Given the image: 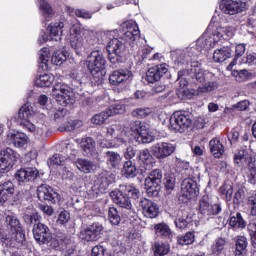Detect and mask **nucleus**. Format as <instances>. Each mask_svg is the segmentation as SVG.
<instances>
[{"label":"nucleus","mask_w":256,"mask_h":256,"mask_svg":"<svg viewBox=\"0 0 256 256\" xmlns=\"http://www.w3.org/2000/svg\"><path fill=\"white\" fill-rule=\"evenodd\" d=\"M177 229H189L193 227V215L187 211H179L177 218L174 220Z\"/></svg>","instance_id":"nucleus-31"},{"label":"nucleus","mask_w":256,"mask_h":256,"mask_svg":"<svg viewBox=\"0 0 256 256\" xmlns=\"http://www.w3.org/2000/svg\"><path fill=\"white\" fill-rule=\"evenodd\" d=\"M233 55V50L229 46H224L220 49L214 51L213 60L215 63H223V61H227V59H231Z\"/></svg>","instance_id":"nucleus-36"},{"label":"nucleus","mask_w":256,"mask_h":256,"mask_svg":"<svg viewBox=\"0 0 256 256\" xmlns=\"http://www.w3.org/2000/svg\"><path fill=\"white\" fill-rule=\"evenodd\" d=\"M17 123L28 133L39 139L47 133V116L44 113L35 112L30 103L24 104L18 111Z\"/></svg>","instance_id":"nucleus-3"},{"label":"nucleus","mask_w":256,"mask_h":256,"mask_svg":"<svg viewBox=\"0 0 256 256\" xmlns=\"http://www.w3.org/2000/svg\"><path fill=\"white\" fill-rule=\"evenodd\" d=\"M78 143L84 157L99 161V151H97L96 143L93 138L84 137Z\"/></svg>","instance_id":"nucleus-21"},{"label":"nucleus","mask_w":256,"mask_h":256,"mask_svg":"<svg viewBox=\"0 0 256 256\" xmlns=\"http://www.w3.org/2000/svg\"><path fill=\"white\" fill-rule=\"evenodd\" d=\"M26 225H37V222L41 219L38 213L25 214L23 217Z\"/></svg>","instance_id":"nucleus-60"},{"label":"nucleus","mask_w":256,"mask_h":256,"mask_svg":"<svg viewBox=\"0 0 256 256\" xmlns=\"http://www.w3.org/2000/svg\"><path fill=\"white\" fill-rule=\"evenodd\" d=\"M210 152L215 159H221L225 153V146L222 145L219 138H213L209 142Z\"/></svg>","instance_id":"nucleus-35"},{"label":"nucleus","mask_w":256,"mask_h":256,"mask_svg":"<svg viewBox=\"0 0 256 256\" xmlns=\"http://www.w3.org/2000/svg\"><path fill=\"white\" fill-rule=\"evenodd\" d=\"M108 220L111 225H119L121 223V215L116 207H110L108 210Z\"/></svg>","instance_id":"nucleus-49"},{"label":"nucleus","mask_w":256,"mask_h":256,"mask_svg":"<svg viewBox=\"0 0 256 256\" xmlns=\"http://www.w3.org/2000/svg\"><path fill=\"white\" fill-rule=\"evenodd\" d=\"M175 149H177L175 144L170 142H158L151 147L152 155L160 160L171 157L175 153Z\"/></svg>","instance_id":"nucleus-19"},{"label":"nucleus","mask_w":256,"mask_h":256,"mask_svg":"<svg viewBox=\"0 0 256 256\" xmlns=\"http://www.w3.org/2000/svg\"><path fill=\"white\" fill-rule=\"evenodd\" d=\"M151 113V108H136L132 111V116L137 119H145Z\"/></svg>","instance_id":"nucleus-58"},{"label":"nucleus","mask_w":256,"mask_h":256,"mask_svg":"<svg viewBox=\"0 0 256 256\" xmlns=\"http://www.w3.org/2000/svg\"><path fill=\"white\" fill-rule=\"evenodd\" d=\"M19 159V154L11 149L5 148L0 151V173H9L10 169H13L15 163Z\"/></svg>","instance_id":"nucleus-15"},{"label":"nucleus","mask_w":256,"mask_h":256,"mask_svg":"<svg viewBox=\"0 0 256 256\" xmlns=\"http://www.w3.org/2000/svg\"><path fill=\"white\" fill-rule=\"evenodd\" d=\"M32 233L35 241L39 243V245H47V243H50L51 239H53L49 226L41 222L34 224Z\"/></svg>","instance_id":"nucleus-17"},{"label":"nucleus","mask_w":256,"mask_h":256,"mask_svg":"<svg viewBox=\"0 0 256 256\" xmlns=\"http://www.w3.org/2000/svg\"><path fill=\"white\" fill-rule=\"evenodd\" d=\"M195 242V233L188 232L184 236H179L177 239L178 245H191Z\"/></svg>","instance_id":"nucleus-52"},{"label":"nucleus","mask_w":256,"mask_h":256,"mask_svg":"<svg viewBox=\"0 0 256 256\" xmlns=\"http://www.w3.org/2000/svg\"><path fill=\"white\" fill-rule=\"evenodd\" d=\"M248 233L251 238L252 247L256 249V224L248 225Z\"/></svg>","instance_id":"nucleus-63"},{"label":"nucleus","mask_w":256,"mask_h":256,"mask_svg":"<svg viewBox=\"0 0 256 256\" xmlns=\"http://www.w3.org/2000/svg\"><path fill=\"white\" fill-rule=\"evenodd\" d=\"M130 129L132 133H135L137 139V137H139L147 129V125H145L144 122L137 120L130 124Z\"/></svg>","instance_id":"nucleus-50"},{"label":"nucleus","mask_w":256,"mask_h":256,"mask_svg":"<svg viewBox=\"0 0 256 256\" xmlns=\"http://www.w3.org/2000/svg\"><path fill=\"white\" fill-rule=\"evenodd\" d=\"M63 27L65 24L62 21H58L49 25V33L45 30H41L38 42L40 45L47 43V41H61V35H63Z\"/></svg>","instance_id":"nucleus-13"},{"label":"nucleus","mask_w":256,"mask_h":256,"mask_svg":"<svg viewBox=\"0 0 256 256\" xmlns=\"http://www.w3.org/2000/svg\"><path fill=\"white\" fill-rule=\"evenodd\" d=\"M247 245H249V243L247 242V237L238 236L235 241L234 255L245 256V253H247Z\"/></svg>","instance_id":"nucleus-43"},{"label":"nucleus","mask_w":256,"mask_h":256,"mask_svg":"<svg viewBox=\"0 0 256 256\" xmlns=\"http://www.w3.org/2000/svg\"><path fill=\"white\" fill-rule=\"evenodd\" d=\"M67 55L68 53L63 50H57L53 53L51 57V62L54 65H63L65 61H67Z\"/></svg>","instance_id":"nucleus-47"},{"label":"nucleus","mask_w":256,"mask_h":256,"mask_svg":"<svg viewBox=\"0 0 256 256\" xmlns=\"http://www.w3.org/2000/svg\"><path fill=\"white\" fill-rule=\"evenodd\" d=\"M106 111L108 112V115L110 117H113V115H121L125 113V105L121 102H116L112 105H110Z\"/></svg>","instance_id":"nucleus-48"},{"label":"nucleus","mask_w":256,"mask_h":256,"mask_svg":"<svg viewBox=\"0 0 256 256\" xmlns=\"http://www.w3.org/2000/svg\"><path fill=\"white\" fill-rule=\"evenodd\" d=\"M137 159L140 161L141 165H144L140 168V175L145 177L147 175V170L153 167V163H155V158L149 152V149H144L138 151Z\"/></svg>","instance_id":"nucleus-26"},{"label":"nucleus","mask_w":256,"mask_h":256,"mask_svg":"<svg viewBox=\"0 0 256 256\" xmlns=\"http://www.w3.org/2000/svg\"><path fill=\"white\" fill-rule=\"evenodd\" d=\"M234 163L236 167H242V169H247V167H253V156L249 153L247 146L241 147L235 154H234Z\"/></svg>","instance_id":"nucleus-22"},{"label":"nucleus","mask_w":256,"mask_h":256,"mask_svg":"<svg viewBox=\"0 0 256 256\" xmlns=\"http://www.w3.org/2000/svg\"><path fill=\"white\" fill-rule=\"evenodd\" d=\"M92 51L89 53L84 60V67L88 69L92 77H103L105 75V69H107V59L103 54V50L99 48H91Z\"/></svg>","instance_id":"nucleus-7"},{"label":"nucleus","mask_w":256,"mask_h":256,"mask_svg":"<svg viewBox=\"0 0 256 256\" xmlns=\"http://www.w3.org/2000/svg\"><path fill=\"white\" fill-rule=\"evenodd\" d=\"M18 185L25 187L31 185L39 177V170L36 167L20 168L14 175Z\"/></svg>","instance_id":"nucleus-14"},{"label":"nucleus","mask_w":256,"mask_h":256,"mask_svg":"<svg viewBox=\"0 0 256 256\" xmlns=\"http://www.w3.org/2000/svg\"><path fill=\"white\" fill-rule=\"evenodd\" d=\"M136 141H138V143H153V141H155V136L149 133V130L146 128L139 136H137Z\"/></svg>","instance_id":"nucleus-54"},{"label":"nucleus","mask_w":256,"mask_h":256,"mask_svg":"<svg viewBox=\"0 0 256 256\" xmlns=\"http://www.w3.org/2000/svg\"><path fill=\"white\" fill-rule=\"evenodd\" d=\"M104 158L106 159V164L111 171H115L121 167L123 162V157L119 152L108 150L105 152Z\"/></svg>","instance_id":"nucleus-30"},{"label":"nucleus","mask_w":256,"mask_h":256,"mask_svg":"<svg viewBox=\"0 0 256 256\" xmlns=\"http://www.w3.org/2000/svg\"><path fill=\"white\" fill-rule=\"evenodd\" d=\"M139 37H141V31H139L137 22L128 20L120 25L118 32H115L112 40L106 46L108 60L114 69H117L125 61L127 43L133 45V42L137 41Z\"/></svg>","instance_id":"nucleus-2"},{"label":"nucleus","mask_w":256,"mask_h":256,"mask_svg":"<svg viewBox=\"0 0 256 256\" xmlns=\"http://www.w3.org/2000/svg\"><path fill=\"white\" fill-rule=\"evenodd\" d=\"M176 81L179 83V87L177 89L178 97L181 99H193V97H195V89H189L188 87H191L190 85H182L179 76H177Z\"/></svg>","instance_id":"nucleus-39"},{"label":"nucleus","mask_w":256,"mask_h":256,"mask_svg":"<svg viewBox=\"0 0 256 256\" xmlns=\"http://www.w3.org/2000/svg\"><path fill=\"white\" fill-rule=\"evenodd\" d=\"M82 105L87 111H97L99 109V104H97V100L95 98H86Z\"/></svg>","instance_id":"nucleus-57"},{"label":"nucleus","mask_w":256,"mask_h":256,"mask_svg":"<svg viewBox=\"0 0 256 256\" xmlns=\"http://www.w3.org/2000/svg\"><path fill=\"white\" fill-rule=\"evenodd\" d=\"M8 139L10 140L12 145H14V147H17L18 149L25 147V145L29 143V137L23 132L12 133L8 135Z\"/></svg>","instance_id":"nucleus-34"},{"label":"nucleus","mask_w":256,"mask_h":256,"mask_svg":"<svg viewBox=\"0 0 256 256\" xmlns=\"http://www.w3.org/2000/svg\"><path fill=\"white\" fill-rule=\"evenodd\" d=\"M37 197L39 201H47L48 203H52L55 205V203H59L61 199V195L53 189V187L47 185V184H42L38 186L37 188Z\"/></svg>","instance_id":"nucleus-18"},{"label":"nucleus","mask_w":256,"mask_h":256,"mask_svg":"<svg viewBox=\"0 0 256 256\" xmlns=\"http://www.w3.org/2000/svg\"><path fill=\"white\" fill-rule=\"evenodd\" d=\"M247 3L243 0H221L220 10L225 15H237V13H243Z\"/></svg>","instance_id":"nucleus-16"},{"label":"nucleus","mask_w":256,"mask_h":256,"mask_svg":"<svg viewBox=\"0 0 256 256\" xmlns=\"http://www.w3.org/2000/svg\"><path fill=\"white\" fill-rule=\"evenodd\" d=\"M101 235H103V225L99 222H94L80 231V239L88 242L97 241Z\"/></svg>","instance_id":"nucleus-20"},{"label":"nucleus","mask_w":256,"mask_h":256,"mask_svg":"<svg viewBox=\"0 0 256 256\" xmlns=\"http://www.w3.org/2000/svg\"><path fill=\"white\" fill-rule=\"evenodd\" d=\"M83 125V122L80 120H73L69 121L67 124H64V131H75V129L81 127Z\"/></svg>","instance_id":"nucleus-61"},{"label":"nucleus","mask_w":256,"mask_h":256,"mask_svg":"<svg viewBox=\"0 0 256 256\" xmlns=\"http://www.w3.org/2000/svg\"><path fill=\"white\" fill-rule=\"evenodd\" d=\"M178 171L184 179L195 177V169L187 161L178 162Z\"/></svg>","instance_id":"nucleus-44"},{"label":"nucleus","mask_w":256,"mask_h":256,"mask_svg":"<svg viewBox=\"0 0 256 256\" xmlns=\"http://www.w3.org/2000/svg\"><path fill=\"white\" fill-rule=\"evenodd\" d=\"M6 227L10 233L2 237V246L6 249H19L25 241V230L15 213L8 212L6 214Z\"/></svg>","instance_id":"nucleus-5"},{"label":"nucleus","mask_w":256,"mask_h":256,"mask_svg":"<svg viewBox=\"0 0 256 256\" xmlns=\"http://www.w3.org/2000/svg\"><path fill=\"white\" fill-rule=\"evenodd\" d=\"M111 117L109 115V112L107 110L100 112L99 114H96L92 117L91 121L94 123V125H103L107 119Z\"/></svg>","instance_id":"nucleus-53"},{"label":"nucleus","mask_w":256,"mask_h":256,"mask_svg":"<svg viewBox=\"0 0 256 256\" xmlns=\"http://www.w3.org/2000/svg\"><path fill=\"white\" fill-rule=\"evenodd\" d=\"M215 19L217 18L213 16L206 31L197 41L192 42L184 49H176L170 52L174 67H182L177 76L184 86L190 85L197 89L202 87L207 79V72L199 68V60L197 59L201 57L203 51L206 53V51L215 49L221 39L227 41L235 35V28L222 27Z\"/></svg>","instance_id":"nucleus-1"},{"label":"nucleus","mask_w":256,"mask_h":256,"mask_svg":"<svg viewBox=\"0 0 256 256\" xmlns=\"http://www.w3.org/2000/svg\"><path fill=\"white\" fill-rule=\"evenodd\" d=\"M198 196L199 184H197V177L184 178L181 182L179 201L189 203V201L197 199Z\"/></svg>","instance_id":"nucleus-9"},{"label":"nucleus","mask_w":256,"mask_h":256,"mask_svg":"<svg viewBox=\"0 0 256 256\" xmlns=\"http://www.w3.org/2000/svg\"><path fill=\"white\" fill-rule=\"evenodd\" d=\"M225 249V239L217 238L214 244L212 245V253L214 255H221Z\"/></svg>","instance_id":"nucleus-55"},{"label":"nucleus","mask_w":256,"mask_h":256,"mask_svg":"<svg viewBox=\"0 0 256 256\" xmlns=\"http://www.w3.org/2000/svg\"><path fill=\"white\" fill-rule=\"evenodd\" d=\"M248 207L250 209V215L256 216V196H250L248 198Z\"/></svg>","instance_id":"nucleus-64"},{"label":"nucleus","mask_w":256,"mask_h":256,"mask_svg":"<svg viewBox=\"0 0 256 256\" xmlns=\"http://www.w3.org/2000/svg\"><path fill=\"white\" fill-rule=\"evenodd\" d=\"M122 173H124L126 179H135V176L141 173V171L137 169V166L133 164L132 160H127L123 163Z\"/></svg>","instance_id":"nucleus-40"},{"label":"nucleus","mask_w":256,"mask_h":256,"mask_svg":"<svg viewBox=\"0 0 256 256\" xmlns=\"http://www.w3.org/2000/svg\"><path fill=\"white\" fill-rule=\"evenodd\" d=\"M155 235L159 239H163L164 241H171L173 239V231L167 225V223L161 222L154 226Z\"/></svg>","instance_id":"nucleus-33"},{"label":"nucleus","mask_w":256,"mask_h":256,"mask_svg":"<svg viewBox=\"0 0 256 256\" xmlns=\"http://www.w3.org/2000/svg\"><path fill=\"white\" fill-rule=\"evenodd\" d=\"M55 81V76L51 73H44L39 75L38 78L35 80L36 87L47 88L53 85Z\"/></svg>","instance_id":"nucleus-42"},{"label":"nucleus","mask_w":256,"mask_h":256,"mask_svg":"<svg viewBox=\"0 0 256 256\" xmlns=\"http://www.w3.org/2000/svg\"><path fill=\"white\" fill-rule=\"evenodd\" d=\"M39 68L42 71H48L49 69V61L51 60V52H49V48H42L39 53Z\"/></svg>","instance_id":"nucleus-41"},{"label":"nucleus","mask_w":256,"mask_h":256,"mask_svg":"<svg viewBox=\"0 0 256 256\" xmlns=\"http://www.w3.org/2000/svg\"><path fill=\"white\" fill-rule=\"evenodd\" d=\"M163 181V171L161 169L152 170L145 178L144 187L148 197H158L161 191V183Z\"/></svg>","instance_id":"nucleus-10"},{"label":"nucleus","mask_w":256,"mask_h":256,"mask_svg":"<svg viewBox=\"0 0 256 256\" xmlns=\"http://www.w3.org/2000/svg\"><path fill=\"white\" fill-rule=\"evenodd\" d=\"M69 111L66 108H59L54 111L53 117L56 123H61L65 117H67Z\"/></svg>","instance_id":"nucleus-59"},{"label":"nucleus","mask_w":256,"mask_h":256,"mask_svg":"<svg viewBox=\"0 0 256 256\" xmlns=\"http://www.w3.org/2000/svg\"><path fill=\"white\" fill-rule=\"evenodd\" d=\"M221 204L213 202V198L209 195H204L199 200L198 213L202 217H215L221 213Z\"/></svg>","instance_id":"nucleus-11"},{"label":"nucleus","mask_w":256,"mask_h":256,"mask_svg":"<svg viewBox=\"0 0 256 256\" xmlns=\"http://www.w3.org/2000/svg\"><path fill=\"white\" fill-rule=\"evenodd\" d=\"M171 247L165 242L156 241L152 245V251L154 256H165L169 255Z\"/></svg>","instance_id":"nucleus-45"},{"label":"nucleus","mask_w":256,"mask_h":256,"mask_svg":"<svg viewBox=\"0 0 256 256\" xmlns=\"http://www.w3.org/2000/svg\"><path fill=\"white\" fill-rule=\"evenodd\" d=\"M75 165L78 171H80L81 173H85L86 175L95 170V163L85 158H78L75 161Z\"/></svg>","instance_id":"nucleus-37"},{"label":"nucleus","mask_w":256,"mask_h":256,"mask_svg":"<svg viewBox=\"0 0 256 256\" xmlns=\"http://www.w3.org/2000/svg\"><path fill=\"white\" fill-rule=\"evenodd\" d=\"M118 31L119 29L98 31L95 36L87 40V43L92 49H99L100 51L102 49H107L109 41L113 39L115 33H118Z\"/></svg>","instance_id":"nucleus-12"},{"label":"nucleus","mask_w":256,"mask_h":256,"mask_svg":"<svg viewBox=\"0 0 256 256\" xmlns=\"http://www.w3.org/2000/svg\"><path fill=\"white\" fill-rule=\"evenodd\" d=\"M228 225L234 231L239 229H245L247 227V221L243 218L241 212H231L228 220Z\"/></svg>","instance_id":"nucleus-32"},{"label":"nucleus","mask_w":256,"mask_h":256,"mask_svg":"<svg viewBox=\"0 0 256 256\" xmlns=\"http://www.w3.org/2000/svg\"><path fill=\"white\" fill-rule=\"evenodd\" d=\"M220 195L226 199V201H231L233 199V185L224 184L219 188Z\"/></svg>","instance_id":"nucleus-51"},{"label":"nucleus","mask_w":256,"mask_h":256,"mask_svg":"<svg viewBox=\"0 0 256 256\" xmlns=\"http://www.w3.org/2000/svg\"><path fill=\"white\" fill-rule=\"evenodd\" d=\"M170 127L175 133H185L191 125H193V118L187 111H176L170 116Z\"/></svg>","instance_id":"nucleus-8"},{"label":"nucleus","mask_w":256,"mask_h":256,"mask_svg":"<svg viewBox=\"0 0 256 256\" xmlns=\"http://www.w3.org/2000/svg\"><path fill=\"white\" fill-rule=\"evenodd\" d=\"M206 81V83L198 87V93H211V91L219 89V81L213 72H206Z\"/></svg>","instance_id":"nucleus-29"},{"label":"nucleus","mask_w":256,"mask_h":256,"mask_svg":"<svg viewBox=\"0 0 256 256\" xmlns=\"http://www.w3.org/2000/svg\"><path fill=\"white\" fill-rule=\"evenodd\" d=\"M246 49L247 48H246L245 44H238V45H236L235 57L232 60V62L229 64L228 67H233L234 65H237V60L239 59V57H243V55H245Z\"/></svg>","instance_id":"nucleus-56"},{"label":"nucleus","mask_w":256,"mask_h":256,"mask_svg":"<svg viewBox=\"0 0 256 256\" xmlns=\"http://www.w3.org/2000/svg\"><path fill=\"white\" fill-rule=\"evenodd\" d=\"M140 207L142 208L145 217H148L149 219L159 217V205H157V203L147 198H141Z\"/></svg>","instance_id":"nucleus-28"},{"label":"nucleus","mask_w":256,"mask_h":256,"mask_svg":"<svg viewBox=\"0 0 256 256\" xmlns=\"http://www.w3.org/2000/svg\"><path fill=\"white\" fill-rule=\"evenodd\" d=\"M70 83L65 84L63 82H56L52 88V97L61 105L62 107H69L75 103V96H73V91L79 93L83 91V82L81 81V76L73 72L70 74Z\"/></svg>","instance_id":"nucleus-4"},{"label":"nucleus","mask_w":256,"mask_h":256,"mask_svg":"<svg viewBox=\"0 0 256 256\" xmlns=\"http://www.w3.org/2000/svg\"><path fill=\"white\" fill-rule=\"evenodd\" d=\"M110 197H112V201H114L118 207L127 209V211L131 213V211H133L131 199H139V197H141V191H139L134 184H121L118 189L110 193Z\"/></svg>","instance_id":"nucleus-6"},{"label":"nucleus","mask_w":256,"mask_h":256,"mask_svg":"<svg viewBox=\"0 0 256 256\" xmlns=\"http://www.w3.org/2000/svg\"><path fill=\"white\" fill-rule=\"evenodd\" d=\"M15 194V184L7 179L0 182V205H5Z\"/></svg>","instance_id":"nucleus-27"},{"label":"nucleus","mask_w":256,"mask_h":256,"mask_svg":"<svg viewBox=\"0 0 256 256\" xmlns=\"http://www.w3.org/2000/svg\"><path fill=\"white\" fill-rule=\"evenodd\" d=\"M113 174L107 170H101L96 175L95 183L100 193H105L109 189V185L114 182Z\"/></svg>","instance_id":"nucleus-25"},{"label":"nucleus","mask_w":256,"mask_h":256,"mask_svg":"<svg viewBox=\"0 0 256 256\" xmlns=\"http://www.w3.org/2000/svg\"><path fill=\"white\" fill-rule=\"evenodd\" d=\"M79 35H81V24L75 23L70 28V45L72 49H79Z\"/></svg>","instance_id":"nucleus-38"},{"label":"nucleus","mask_w":256,"mask_h":256,"mask_svg":"<svg viewBox=\"0 0 256 256\" xmlns=\"http://www.w3.org/2000/svg\"><path fill=\"white\" fill-rule=\"evenodd\" d=\"M38 3V9L40 13H42V17H44L45 21H51V14L53 13V9L51 5L47 3L45 0H36Z\"/></svg>","instance_id":"nucleus-46"},{"label":"nucleus","mask_w":256,"mask_h":256,"mask_svg":"<svg viewBox=\"0 0 256 256\" xmlns=\"http://www.w3.org/2000/svg\"><path fill=\"white\" fill-rule=\"evenodd\" d=\"M105 251H107V247L98 244L92 248L90 256H104Z\"/></svg>","instance_id":"nucleus-62"},{"label":"nucleus","mask_w":256,"mask_h":256,"mask_svg":"<svg viewBox=\"0 0 256 256\" xmlns=\"http://www.w3.org/2000/svg\"><path fill=\"white\" fill-rule=\"evenodd\" d=\"M133 77V72L129 69H119L113 71L109 76L110 85L123 86L125 82L129 81Z\"/></svg>","instance_id":"nucleus-24"},{"label":"nucleus","mask_w":256,"mask_h":256,"mask_svg":"<svg viewBox=\"0 0 256 256\" xmlns=\"http://www.w3.org/2000/svg\"><path fill=\"white\" fill-rule=\"evenodd\" d=\"M169 71V68H167V64H159L154 67H151L147 70L145 74V81H147L148 84H155L159 83L161 81V78L163 75H165Z\"/></svg>","instance_id":"nucleus-23"}]
</instances>
